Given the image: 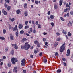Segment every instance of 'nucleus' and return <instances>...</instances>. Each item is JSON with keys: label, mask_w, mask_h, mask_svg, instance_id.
<instances>
[{"label": "nucleus", "mask_w": 73, "mask_h": 73, "mask_svg": "<svg viewBox=\"0 0 73 73\" xmlns=\"http://www.w3.org/2000/svg\"><path fill=\"white\" fill-rule=\"evenodd\" d=\"M25 45H21V48L22 49H25L26 50H28V49H29L31 47V45L29 44H28V43H26L25 44Z\"/></svg>", "instance_id": "1"}, {"label": "nucleus", "mask_w": 73, "mask_h": 73, "mask_svg": "<svg viewBox=\"0 0 73 73\" xmlns=\"http://www.w3.org/2000/svg\"><path fill=\"white\" fill-rule=\"evenodd\" d=\"M65 43H64L60 47V53H62L63 52L64 50L65 49V47H64V46H65Z\"/></svg>", "instance_id": "2"}, {"label": "nucleus", "mask_w": 73, "mask_h": 73, "mask_svg": "<svg viewBox=\"0 0 73 73\" xmlns=\"http://www.w3.org/2000/svg\"><path fill=\"white\" fill-rule=\"evenodd\" d=\"M18 61V60L16 58H12L11 59V62L13 64H15V62H17Z\"/></svg>", "instance_id": "3"}, {"label": "nucleus", "mask_w": 73, "mask_h": 73, "mask_svg": "<svg viewBox=\"0 0 73 73\" xmlns=\"http://www.w3.org/2000/svg\"><path fill=\"white\" fill-rule=\"evenodd\" d=\"M67 54H66V56H69L70 55V49H68L67 50Z\"/></svg>", "instance_id": "4"}, {"label": "nucleus", "mask_w": 73, "mask_h": 73, "mask_svg": "<svg viewBox=\"0 0 73 73\" xmlns=\"http://www.w3.org/2000/svg\"><path fill=\"white\" fill-rule=\"evenodd\" d=\"M16 30H17H17H18V29H17V25H16L14 28L13 29V31H16Z\"/></svg>", "instance_id": "5"}, {"label": "nucleus", "mask_w": 73, "mask_h": 73, "mask_svg": "<svg viewBox=\"0 0 73 73\" xmlns=\"http://www.w3.org/2000/svg\"><path fill=\"white\" fill-rule=\"evenodd\" d=\"M70 11V9L69 8H66L64 10V12H69Z\"/></svg>", "instance_id": "6"}, {"label": "nucleus", "mask_w": 73, "mask_h": 73, "mask_svg": "<svg viewBox=\"0 0 73 73\" xmlns=\"http://www.w3.org/2000/svg\"><path fill=\"white\" fill-rule=\"evenodd\" d=\"M10 38L11 40L12 41H13L14 40V36L12 35H10Z\"/></svg>", "instance_id": "7"}, {"label": "nucleus", "mask_w": 73, "mask_h": 73, "mask_svg": "<svg viewBox=\"0 0 73 73\" xmlns=\"http://www.w3.org/2000/svg\"><path fill=\"white\" fill-rule=\"evenodd\" d=\"M63 2V0H60L59 1V5L60 6H61L62 4V2Z\"/></svg>", "instance_id": "8"}, {"label": "nucleus", "mask_w": 73, "mask_h": 73, "mask_svg": "<svg viewBox=\"0 0 73 73\" xmlns=\"http://www.w3.org/2000/svg\"><path fill=\"white\" fill-rule=\"evenodd\" d=\"M23 28V25L21 24H19V29H20Z\"/></svg>", "instance_id": "9"}, {"label": "nucleus", "mask_w": 73, "mask_h": 73, "mask_svg": "<svg viewBox=\"0 0 73 73\" xmlns=\"http://www.w3.org/2000/svg\"><path fill=\"white\" fill-rule=\"evenodd\" d=\"M9 20H10L11 22H13V21H15V18H10L9 19Z\"/></svg>", "instance_id": "10"}, {"label": "nucleus", "mask_w": 73, "mask_h": 73, "mask_svg": "<svg viewBox=\"0 0 73 73\" xmlns=\"http://www.w3.org/2000/svg\"><path fill=\"white\" fill-rule=\"evenodd\" d=\"M62 33H64L65 35H66V31L65 30H63L62 31Z\"/></svg>", "instance_id": "11"}, {"label": "nucleus", "mask_w": 73, "mask_h": 73, "mask_svg": "<svg viewBox=\"0 0 73 73\" xmlns=\"http://www.w3.org/2000/svg\"><path fill=\"white\" fill-rule=\"evenodd\" d=\"M50 18L51 19H53L54 18V16L53 15H51L50 16Z\"/></svg>", "instance_id": "12"}, {"label": "nucleus", "mask_w": 73, "mask_h": 73, "mask_svg": "<svg viewBox=\"0 0 73 73\" xmlns=\"http://www.w3.org/2000/svg\"><path fill=\"white\" fill-rule=\"evenodd\" d=\"M54 8L56 9L58 8V6L56 4H55L54 5Z\"/></svg>", "instance_id": "13"}, {"label": "nucleus", "mask_w": 73, "mask_h": 73, "mask_svg": "<svg viewBox=\"0 0 73 73\" xmlns=\"http://www.w3.org/2000/svg\"><path fill=\"white\" fill-rule=\"evenodd\" d=\"M27 6H28V5H27V3L25 4L24 6V8L26 9V8H27Z\"/></svg>", "instance_id": "14"}, {"label": "nucleus", "mask_w": 73, "mask_h": 73, "mask_svg": "<svg viewBox=\"0 0 73 73\" xmlns=\"http://www.w3.org/2000/svg\"><path fill=\"white\" fill-rule=\"evenodd\" d=\"M17 14H20V11L19 10H18L16 11Z\"/></svg>", "instance_id": "15"}, {"label": "nucleus", "mask_w": 73, "mask_h": 73, "mask_svg": "<svg viewBox=\"0 0 73 73\" xmlns=\"http://www.w3.org/2000/svg\"><path fill=\"white\" fill-rule=\"evenodd\" d=\"M16 37L19 36V34H18V30H17V32L16 33Z\"/></svg>", "instance_id": "16"}, {"label": "nucleus", "mask_w": 73, "mask_h": 73, "mask_svg": "<svg viewBox=\"0 0 73 73\" xmlns=\"http://www.w3.org/2000/svg\"><path fill=\"white\" fill-rule=\"evenodd\" d=\"M56 72L57 73H61V70L60 69H58L57 70Z\"/></svg>", "instance_id": "17"}, {"label": "nucleus", "mask_w": 73, "mask_h": 73, "mask_svg": "<svg viewBox=\"0 0 73 73\" xmlns=\"http://www.w3.org/2000/svg\"><path fill=\"white\" fill-rule=\"evenodd\" d=\"M34 43L35 44H38V42L37 40H36L34 41Z\"/></svg>", "instance_id": "18"}, {"label": "nucleus", "mask_w": 73, "mask_h": 73, "mask_svg": "<svg viewBox=\"0 0 73 73\" xmlns=\"http://www.w3.org/2000/svg\"><path fill=\"white\" fill-rule=\"evenodd\" d=\"M27 40V39L26 38H24L22 40V41H25Z\"/></svg>", "instance_id": "19"}, {"label": "nucleus", "mask_w": 73, "mask_h": 73, "mask_svg": "<svg viewBox=\"0 0 73 73\" xmlns=\"http://www.w3.org/2000/svg\"><path fill=\"white\" fill-rule=\"evenodd\" d=\"M25 59H23L21 61V62L22 63H25Z\"/></svg>", "instance_id": "20"}, {"label": "nucleus", "mask_w": 73, "mask_h": 73, "mask_svg": "<svg viewBox=\"0 0 73 73\" xmlns=\"http://www.w3.org/2000/svg\"><path fill=\"white\" fill-rule=\"evenodd\" d=\"M24 32V31L21 30L20 31V34H23Z\"/></svg>", "instance_id": "21"}, {"label": "nucleus", "mask_w": 73, "mask_h": 73, "mask_svg": "<svg viewBox=\"0 0 73 73\" xmlns=\"http://www.w3.org/2000/svg\"><path fill=\"white\" fill-rule=\"evenodd\" d=\"M58 42H55V43L54 44V46H57L58 45Z\"/></svg>", "instance_id": "22"}, {"label": "nucleus", "mask_w": 73, "mask_h": 73, "mask_svg": "<svg viewBox=\"0 0 73 73\" xmlns=\"http://www.w3.org/2000/svg\"><path fill=\"white\" fill-rule=\"evenodd\" d=\"M24 14L25 16H27V15H28V13H27V12L26 11L24 13Z\"/></svg>", "instance_id": "23"}, {"label": "nucleus", "mask_w": 73, "mask_h": 73, "mask_svg": "<svg viewBox=\"0 0 73 73\" xmlns=\"http://www.w3.org/2000/svg\"><path fill=\"white\" fill-rule=\"evenodd\" d=\"M29 26L28 25H26L25 27V29H27L28 28H29Z\"/></svg>", "instance_id": "24"}, {"label": "nucleus", "mask_w": 73, "mask_h": 73, "mask_svg": "<svg viewBox=\"0 0 73 73\" xmlns=\"http://www.w3.org/2000/svg\"><path fill=\"white\" fill-rule=\"evenodd\" d=\"M61 40V38H57L56 39V41H60Z\"/></svg>", "instance_id": "25"}, {"label": "nucleus", "mask_w": 73, "mask_h": 73, "mask_svg": "<svg viewBox=\"0 0 73 73\" xmlns=\"http://www.w3.org/2000/svg\"><path fill=\"white\" fill-rule=\"evenodd\" d=\"M46 62H47V60L46 59H44V62L45 64H46Z\"/></svg>", "instance_id": "26"}, {"label": "nucleus", "mask_w": 73, "mask_h": 73, "mask_svg": "<svg viewBox=\"0 0 73 73\" xmlns=\"http://www.w3.org/2000/svg\"><path fill=\"white\" fill-rule=\"evenodd\" d=\"M21 65L23 66H25V63H22L21 64Z\"/></svg>", "instance_id": "27"}, {"label": "nucleus", "mask_w": 73, "mask_h": 73, "mask_svg": "<svg viewBox=\"0 0 73 73\" xmlns=\"http://www.w3.org/2000/svg\"><path fill=\"white\" fill-rule=\"evenodd\" d=\"M0 39L3 40H4V39H5V38L4 37H0Z\"/></svg>", "instance_id": "28"}, {"label": "nucleus", "mask_w": 73, "mask_h": 73, "mask_svg": "<svg viewBox=\"0 0 73 73\" xmlns=\"http://www.w3.org/2000/svg\"><path fill=\"white\" fill-rule=\"evenodd\" d=\"M60 20H62V21H65V19H64V18H63L62 17H61L60 18Z\"/></svg>", "instance_id": "29"}, {"label": "nucleus", "mask_w": 73, "mask_h": 73, "mask_svg": "<svg viewBox=\"0 0 73 73\" xmlns=\"http://www.w3.org/2000/svg\"><path fill=\"white\" fill-rule=\"evenodd\" d=\"M70 36H71V33H70V32H68V36L70 37Z\"/></svg>", "instance_id": "30"}, {"label": "nucleus", "mask_w": 73, "mask_h": 73, "mask_svg": "<svg viewBox=\"0 0 73 73\" xmlns=\"http://www.w3.org/2000/svg\"><path fill=\"white\" fill-rule=\"evenodd\" d=\"M11 53L12 55H13L14 54V51L13 50H12L11 51Z\"/></svg>", "instance_id": "31"}, {"label": "nucleus", "mask_w": 73, "mask_h": 73, "mask_svg": "<svg viewBox=\"0 0 73 73\" xmlns=\"http://www.w3.org/2000/svg\"><path fill=\"white\" fill-rule=\"evenodd\" d=\"M6 30L4 29L3 30V33L4 34H5L6 33Z\"/></svg>", "instance_id": "32"}, {"label": "nucleus", "mask_w": 73, "mask_h": 73, "mask_svg": "<svg viewBox=\"0 0 73 73\" xmlns=\"http://www.w3.org/2000/svg\"><path fill=\"white\" fill-rule=\"evenodd\" d=\"M66 8H68L69 7V4L67 3L66 5Z\"/></svg>", "instance_id": "33"}, {"label": "nucleus", "mask_w": 73, "mask_h": 73, "mask_svg": "<svg viewBox=\"0 0 73 73\" xmlns=\"http://www.w3.org/2000/svg\"><path fill=\"white\" fill-rule=\"evenodd\" d=\"M56 34L57 36H59L60 35V33H59L57 32L56 33Z\"/></svg>", "instance_id": "34"}, {"label": "nucleus", "mask_w": 73, "mask_h": 73, "mask_svg": "<svg viewBox=\"0 0 73 73\" xmlns=\"http://www.w3.org/2000/svg\"><path fill=\"white\" fill-rule=\"evenodd\" d=\"M9 29L10 30L11 29V28H12V26L10 25H9Z\"/></svg>", "instance_id": "35"}, {"label": "nucleus", "mask_w": 73, "mask_h": 73, "mask_svg": "<svg viewBox=\"0 0 73 73\" xmlns=\"http://www.w3.org/2000/svg\"><path fill=\"white\" fill-rule=\"evenodd\" d=\"M5 3H9V0H5Z\"/></svg>", "instance_id": "36"}, {"label": "nucleus", "mask_w": 73, "mask_h": 73, "mask_svg": "<svg viewBox=\"0 0 73 73\" xmlns=\"http://www.w3.org/2000/svg\"><path fill=\"white\" fill-rule=\"evenodd\" d=\"M8 67H11V63H9L8 64Z\"/></svg>", "instance_id": "37"}, {"label": "nucleus", "mask_w": 73, "mask_h": 73, "mask_svg": "<svg viewBox=\"0 0 73 73\" xmlns=\"http://www.w3.org/2000/svg\"><path fill=\"white\" fill-rule=\"evenodd\" d=\"M28 21H25V25H27V24H28Z\"/></svg>", "instance_id": "38"}, {"label": "nucleus", "mask_w": 73, "mask_h": 73, "mask_svg": "<svg viewBox=\"0 0 73 73\" xmlns=\"http://www.w3.org/2000/svg\"><path fill=\"white\" fill-rule=\"evenodd\" d=\"M3 13L4 15H7V13L5 11Z\"/></svg>", "instance_id": "39"}, {"label": "nucleus", "mask_w": 73, "mask_h": 73, "mask_svg": "<svg viewBox=\"0 0 73 73\" xmlns=\"http://www.w3.org/2000/svg\"><path fill=\"white\" fill-rule=\"evenodd\" d=\"M38 26V28H41V25L39 24Z\"/></svg>", "instance_id": "40"}, {"label": "nucleus", "mask_w": 73, "mask_h": 73, "mask_svg": "<svg viewBox=\"0 0 73 73\" xmlns=\"http://www.w3.org/2000/svg\"><path fill=\"white\" fill-rule=\"evenodd\" d=\"M17 45H16V44H12V45L13 46H14V47L16 46Z\"/></svg>", "instance_id": "41"}, {"label": "nucleus", "mask_w": 73, "mask_h": 73, "mask_svg": "<svg viewBox=\"0 0 73 73\" xmlns=\"http://www.w3.org/2000/svg\"><path fill=\"white\" fill-rule=\"evenodd\" d=\"M14 48H15V49H18V46H17V45L15 47H14Z\"/></svg>", "instance_id": "42"}, {"label": "nucleus", "mask_w": 73, "mask_h": 73, "mask_svg": "<svg viewBox=\"0 0 73 73\" xmlns=\"http://www.w3.org/2000/svg\"><path fill=\"white\" fill-rule=\"evenodd\" d=\"M30 31L31 32H32V27H31L30 29Z\"/></svg>", "instance_id": "43"}, {"label": "nucleus", "mask_w": 73, "mask_h": 73, "mask_svg": "<svg viewBox=\"0 0 73 73\" xmlns=\"http://www.w3.org/2000/svg\"><path fill=\"white\" fill-rule=\"evenodd\" d=\"M35 24L36 25H38V21H36V22Z\"/></svg>", "instance_id": "44"}, {"label": "nucleus", "mask_w": 73, "mask_h": 73, "mask_svg": "<svg viewBox=\"0 0 73 73\" xmlns=\"http://www.w3.org/2000/svg\"><path fill=\"white\" fill-rule=\"evenodd\" d=\"M10 8H11V7H10V6H8L7 8V10H10Z\"/></svg>", "instance_id": "45"}, {"label": "nucleus", "mask_w": 73, "mask_h": 73, "mask_svg": "<svg viewBox=\"0 0 73 73\" xmlns=\"http://www.w3.org/2000/svg\"><path fill=\"white\" fill-rule=\"evenodd\" d=\"M55 56H58V53L57 52H56L55 54Z\"/></svg>", "instance_id": "46"}, {"label": "nucleus", "mask_w": 73, "mask_h": 73, "mask_svg": "<svg viewBox=\"0 0 73 73\" xmlns=\"http://www.w3.org/2000/svg\"><path fill=\"white\" fill-rule=\"evenodd\" d=\"M69 23L70 25H71V26H72V22H71L70 21L69 22Z\"/></svg>", "instance_id": "47"}, {"label": "nucleus", "mask_w": 73, "mask_h": 73, "mask_svg": "<svg viewBox=\"0 0 73 73\" xmlns=\"http://www.w3.org/2000/svg\"><path fill=\"white\" fill-rule=\"evenodd\" d=\"M70 14L71 15H73V11H72L70 12Z\"/></svg>", "instance_id": "48"}, {"label": "nucleus", "mask_w": 73, "mask_h": 73, "mask_svg": "<svg viewBox=\"0 0 73 73\" xmlns=\"http://www.w3.org/2000/svg\"><path fill=\"white\" fill-rule=\"evenodd\" d=\"M33 32L34 33H36V29H34Z\"/></svg>", "instance_id": "49"}, {"label": "nucleus", "mask_w": 73, "mask_h": 73, "mask_svg": "<svg viewBox=\"0 0 73 73\" xmlns=\"http://www.w3.org/2000/svg\"><path fill=\"white\" fill-rule=\"evenodd\" d=\"M66 16H67V17H69V13H67Z\"/></svg>", "instance_id": "50"}, {"label": "nucleus", "mask_w": 73, "mask_h": 73, "mask_svg": "<svg viewBox=\"0 0 73 73\" xmlns=\"http://www.w3.org/2000/svg\"><path fill=\"white\" fill-rule=\"evenodd\" d=\"M51 25L52 26V27H53V26H54V23L53 22H52L51 23Z\"/></svg>", "instance_id": "51"}, {"label": "nucleus", "mask_w": 73, "mask_h": 73, "mask_svg": "<svg viewBox=\"0 0 73 73\" xmlns=\"http://www.w3.org/2000/svg\"><path fill=\"white\" fill-rule=\"evenodd\" d=\"M26 35L27 36H28V37H29L30 36V35H29V34L28 33H27L26 34Z\"/></svg>", "instance_id": "52"}, {"label": "nucleus", "mask_w": 73, "mask_h": 73, "mask_svg": "<svg viewBox=\"0 0 73 73\" xmlns=\"http://www.w3.org/2000/svg\"><path fill=\"white\" fill-rule=\"evenodd\" d=\"M5 8H7V5L6 3L5 4Z\"/></svg>", "instance_id": "53"}, {"label": "nucleus", "mask_w": 73, "mask_h": 73, "mask_svg": "<svg viewBox=\"0 0 73 73\" xmlns=\"http://www.w3.org/2000/svg\"><path fill=\"white\" fill-rule=\"evenodd\" d=\"M32 24L33 25V24H34V21L33 20H32Z\"/></svg>", "instance_id": "54"}, {"label": "nucleus", "mask_w": 73, "mask_h": 73, "mask_svg": "<svg viewBox=\"0 0 73 73\" xmlns=\"http://www.w3.org/2000/svg\"><path fill=\"white\" fill-rule=\"evenodd\" d=\"M62 60L64 61H66V60L65 59V58H62Z\"/></svg>", "instance_id": "55"}, {"label": "nucleus", "mask_w": 73, "mask_h": 73, "mask_svg": "<svg viewBox=\"0 0 73 73\" xmlns=\"http://www.w3.org/2000/svg\"><path fill=\"white\" fill-rule=\"evenodd\" d=\"M35 3L36 4H38V1H36L35 2Z\"/></svg>", "instance_id": "56"}, {"label": "nucleus", "mask_w": 73, "mask_h": 73, "mask_svg": "<svg viewBox=\"0 0 73 73\" xmlns=\"http://www.w3.org/2000/svg\"><path fill=\"white\" fill-rule=\"evenodd\" d=\"M34 53H37V50H34Z\"/></svg>", "instance_id": "57"}, {"label": "nucleus", "mask_w": 73, "mask_h": 73, "mask_svg": "<svg viewBox=\"0 0 73 73\" xmlns=\"http://www.w3.org/2000/svg\"><path fill=\"white\" fill-rule=\"evenodd\" d=\"M43 41L45 42V41H46V39H45V38H44L43 39Z\"/></svg>", "instance_id": "58"}, {"label": "nucleus", "mask_w": 73, "mask_h": 73, "mask_svg": "<svg viewBox=\"0 0 73 73\" xmlns=\"http://www.w3.org/2000/svg\"><path fill=\"white\" fill-rule=\"evenodd\" d=\"M63 64H64V66H66V63H65V62H63Z\"/></svg>", "instance_id": "59"}, {"label": "nucleus", "mask_w": 73, "mask_h": 73, "mask_svg": "<svg viewBox=\"0 0 73 73\" xmlns=\"http://www.w3.org/2000/svg\"><path fill=\"white\" fill-rule=\"evenodd\" d=\"M47 14H48V15H50V11H49L48 12Z\"/></svg>", "instance_id": "60"}, {"label": "nucleus", "mask_w": 73, "mask_h": 73, "mask_svg": "<svg viewBox=\"0 0 73 73\" xmlns=\"http://www.w3.org/2000/svg\"><path fill=\"white\" fill-rule=\"evenodd\" d=\"M30 57H31V58H33V55H30Z\"/></svg>", "instance_id": "61"}, {"label": "nucleus", "mask_w": 73, "mask_h": 73, "mask_svg": "<svg viewBox=\"0 0 73 73\" xmlns=\"http://www.w3.org/2000/svg\"><path fill=\"white\" fill-rule=\"evenodd\" d=\"M48 44V42H45V45L46 46Z\"/></svg>", "instance_id": "62"}, {"label": "nucleus", "mask_w": 73, "mask_h": 73, "mask_svg": "<svg viewBox=\"0 0 73 73\" xmlns=\"http://www.w3.org/2000/svg\"><path fill=\"white\" fill-rule=\"evenodd\" d=\"M3 59H5L6 58V57L5 56H3Z\"/></svg>", "instance_id": "63"}, {"label": "nucleus", "mask_w": 73, "mask_h": 73, "mask_svg": "<svg viewBox=\"0 0 73 73\" xmlns=\"http://www.w3.org/2000/svg\"><path fill=\"white\" fill-rule=\"evenodd\" d=\"M42 53H40L39 54V55L40 56H42Z\"/></svg>", "instance_id": "64"}]
</instances>
